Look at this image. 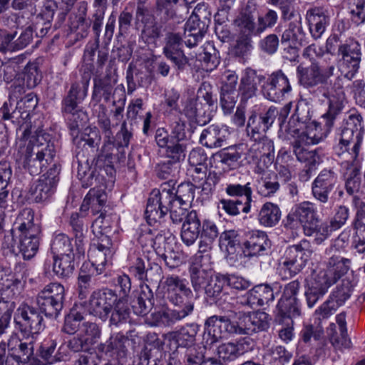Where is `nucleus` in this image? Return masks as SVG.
Listing matches in <instances>:
<instances>
[{
    "label": "nucleus",
    "mask_w": 365,
    "mask_h": 365,
    "mask_svg": "<svg viewBox=\"0 0 365 365\" xmlns=\"http://www.w3.org/2000/svg\"><path fill=\"white\" fill-rule=\"evenodd\" d=\"M225 285V275L218 274L215 276L212 275L203 289L207 297L215 299L222 293Z\"/></svg>",
    "instance_id": "obj_56"
},
{
    "label": "nucleus",
    "mask_w": 365,
    "mask_h": 365,
    "mask_svg": "<svg viewBox=\"0 0 365 365\" xmlns=\"http://www.w3.org/2000/svg\"><path fill=\"white\" fill-rule=\"evenodd\" d=\"M334 64H330L327 68H321L317 62H312L308 66L299 65L297 68V74L299 83L306 88L321 85L319 91L328 99L329 105L331 103L332 100L338 101L339 94L342 95L341 104H345L343 78L339 76L333 83L329 82V79L334 76Z\"/></svg>",
    "instance_id": "obj_2"
},
{
    "label": "nucleus",
    "mask_w": 365,
    "mask_h": 365,
    "mask_svg": "<svg viewBox=\"0 0 365 365\" xmlns=\"http://www.w3.org/2000/svg\"><path fill=\"white\" fill-rule=\"evenodd\" d=\"M306 19L312 36L314 39H318L321 38L329 24L330 18L326 9L314 7L307 11Z\"/></svg>",
    "instance_id": "obj_29"
},
{
    "label": "nucleus",
    "mask_w": 365,
    "mask_h": 365,
    "mask_svg": "<svg viewBox=\"0 0 365 365\" xmlns=\"http://www.w3.org/2000/svg\"><path fill=\"white\" fill-rule=\"evenodd\" d=\"M182 40L180 34L175 32H169L165 38L163 53L179 69L182 68L187 63V58L182 50Z\"/></svg>",
    "instance_id": "obj_27"
},
{
    "label": "nucleus",
    "mask_w": 365,
    "mask_h": 365,
    "mask_svg": "<svg viewBox=\"0 0 365 365\" xmlns=\"http://www.w3.org/2000/svg\"><path fill=\"white\" fill-rule=\"evenodd\" d=\"M153 294L149 287H142L137 301L133 304L134 313L142 316L147 314L153 306Z\"/></svg>",
    "instance_id": "obj_44"
},
{
    "label": "nucleus",
    "mask_w": 365,
    "mask_h": 365,
    "mask_svg": "<svg viewBox=\"0 0 365 365\" xmlns=\"http://www.w3.org/2000/svg\"><path fill=\"white\" fill-rule=\"evenodd\" d=\"M91 50L86 46L83 55V62L81 72L82 81L81 83L72 84L68 95L62 101L61 110L65 118L78 109L80 103L86 96L89 82L91 79Z\"/></svg>",
    "instance_id": "obj_7"
},
{
    "label": "nucleus",
    "mask_w": 365,
    "mask_h": 365,
    "mask_svg": "<svg viewBox=\"0 0 365 365\" xmlns=\"http://www.w3.org/2000/svg\"><path fill=\"white\" fill-rule=\"evenodd\" d=\"M228 136L229 132L227 128L212 125L202 130L200 142L210 148H219L224 145Z\"/></svg>",
    "instance_id": "obj_37"
},
{
    "label": "nucleus",
    "mask_w": 365,
    "mask_h": 365,
    "mask_svg": "<svg viewBox=\"0 0 365 365\" xmlns=\"http://www.w3.org/2000/svg\"><path fill=\"white\" fill-rule=\"evenodd\" d=\"M21 282L14 276L1 275L0 278V307L14 309V299L20 294Z\"/></svg>",
    "instance_id": "obj_26"
},
{
    "label": "nucleus",
    "mask_w": 365,
    "mask_h": 365,
    "mask_svg": "<svg viewBox=\"0 0 365 365\" xmlns=\"http://www.w3.org/2000/svg\"><path fill=\"white\" fill-rule=\"evenodd\" d=\"M37 105V98L33 93H29L20 101L16 102V108L21 114V120L27 119L30 113Z\"/></svg>",
    "instance_id": "obj_62"
},
{
    "label": "nucleus",
    "mask_w": 365,
    "mask_h": 365,
    "mask_svg": "<svg viewBox=\"0 0 365 365\" xmlns=\"http://www.w3.org/2000/svg\"><path fill=\"white\" fill-rule=\"evenodd\" d=\"M312 245L307 240L289 247L281 258L277 271L282 279L291 278L300 272L312 255Z\"/></svg>",
    "instance_id": "obj_5"
},
{
    "label": "nucleus",
    "mask_w": 365,
    "mask_h": 365,
    "mask_svg": "<svg viewBox=\"0 0 365 365\" xmlns=\"http://www.w3.org/2000/svg\"><path fill=\"white\" fill-rule=\"evenodd\" d=\"M264 78L262 75L258 74L255 70L245 69L241 76L238 93L241 95L242 101H247L256 95L257 86Z\"/></svg>",
    "instance_id": "obj_32"
},
{
    "label": "nucleus",
    "mask_w": 365,
    "mask_h": 365,
    "mask_svg": "<svg viewBox=\"0 0 365 365\" xmlns=\"http://www.w3.org/2000/svg\"><path fill=\"white\" fill-rule=\"evenodd\" d=\"M299 287L300 283L298 280L292 281L285 285L277 304L279 316H300L301 304L297 299Z\"/></svg>",
    "instance_id": "obj_16"
},
{
    "label": "nucleus",
    "mask_w": 365,
    "mask_h": 365,
    "mask_svg": "<svg viewBox=\"0 0 365 365\" xmlns=\"http://www.w3.org/2000/svg\"><path fill=\"white\" fill-rule=\"evenodd\" d=\"M209 24L196 16H190L185 25V43L188 48L196 46L207 32Z\"/></svg>",
    "instance_id": "obj_31"
},
{
    "label": "nucleus",
    "mask_w": 365,
    "mask_h": 365,
    "mask_svg": "<svg viewBox=\"0 0 365 365\" xmlns=\"http://www.w3.org/2000/svg\"><path fill=\"white\" fill-rule=\"evenodd\" d=\"M349 11L354 24L365 23V0H349Z\"/></svg>",
    "instance_id": "obj_58"
},
{
    "label": "nucleus",
    "mask_w": 365,
    "mask_h": 365,
    "mask_svg": "<svg viewBox=\"0 0 365 365\" xmlns=\"http://www.w3.org/2000/svg\"><path fill=\"white\" fill-rule=\"evenodd\" d=\"M90 328L91 323L87 322L83 324L80 329V336L78 339V344L81 346V351L85 353L87 352V354H81L74 365H90L91 359V353H89L91 349V330Z\"/></svg>",
    "instance_id": "obj_40"
},
{
    "label": "nucleus",
    "mask_w": 365,
    "mask_h": 365,
    "mask_svg": "<svg viewBox=\"0 0 365 365\" xmlns=\"http://www.w3.org/2000/svg\"><path fill=\"white\" fill-rule=\"evenodd\" d=\"M189 273L192 287L196 293L203 290L212 275V270L189 271Z\"/></svg>",
    "instance_id": "obj_60"
},
{
    "label": "nucleus",
    "mask_w": 365,
    "mask_h": 365,
    "mask_svg": "<svg viewBox=\"0 0 365 365\" xmlns=\"http://www.w3.org/2000/svg\"><path fill=\"white\" fill-rule=\"evenodd\" d=\"M271 247L267 235L259 230L250 232L243 243V254L245 257L264 255Z\"/></svg>",
    "instance_id": "obj_25"
},
{
    "label": "nucleus",
    "mask_w": 365,
    "mask_h": 365,
    "mask_svg": "<svg viewBox=\"0 0 365 365\" xmlns=\"http://www.w3.org/2000/svg\"><path fill=\"white\" fill-rule=\"evenodd\" d=\"M257 192L264 197L273 196L279 189V183L276 178L269 175L262 176L257 179L256 185Z\"/></svg>",
    "instance_id": "obj_51"
},
{
    "label": "nucleus",
    "mask_w": 365,
    "mask_h": 365,
    "mask_svg": "<svg viewBox=\"0 0 365 365\" xmlns=\"http://www.w3.org/2000/svg\"><path fill=\"white\" fill-rule=\"evenodd\" d=\"M363 136L362 118L357 113L350 114L347 118L344 119L335 136L336 144L334 146L335 154L341 158L348 165L354 166V172L356 173L346 182V189L349 194L358 191L361 185L360 177L356 170L361 161L359 150Z\"/></svg>",
    "instance_id": "obj_1"
},
{
    "label": "nucleus",
    "mask_w": 365,
    "mask_h": 365,
    "mask_svg": "<svg viewBox=\"0 0 365 365\" xmlns=\"http://www.w3.org/2000/svg\"><path fill=\"white\" fill-rule=\"evenodd\" d=\"M329 287L330 286L327 284L324 280L323 281L317 275L314 282L305 292L307 306L309 308L313 307L319 299L327 293Z\"/></svg>",
    "instance_id": "obj_46"
},
{
    "label": "nucleus",
    "mask_w": 365,
    "mask_h": 365,
    "mask_svg": "<svg viewBox=\"0 0 365 365\" xmlns=\"http://www.w3.org/2000/svg\"><path fill=\"white\" fill-rule=\"evenodd\" d=\"M252 340L244 338L236 342H227L217 347V354L225 361H234L251 349Z\"/></svg>",
    "instance_id": "obj_33"
},
{
    "label": "nucleus",
    "mask_w": 365,
    "mask_h": 365,
    "mask_svg": "<svg viewBox=\"0 0 365 365\" xmlns=\"http://www.w3.org/2000/svg\"><path fill=\"white\" fill-rule=\"evenodd\" d=\"M103 156L99 157L96 165L100 168L98 174L96 177V182L98 185H96L95 188V192L93 194V207L94 206V201H96L98 203V200L95 197V194L96 192L101 190H104L106 192V190H110L113 185L115 182V170L112 165L111 157L110 155L105 156V163L102 167L101 162ZM99 205V204H98ZM101 207L98 206V209L96 210V207H94L96 212L98 213L97 211L99 210Z\"/></svg>",
    "instance_id": "obj_23"
},
{
    "label": "nucleus",
    "mask_w": 365,
    "mask_h": 365,
    "mask_svg": "<svg viewBox=\"0 0 365 365\" xmlns=\"http://www.w3.org/2000/svg\"><path fill=\"white\" fill-rule=\"evenodd\" d=\"M246 155L249 163L255 165L254 172L263 174L274 160V143L268 138L253 140Z\"/></svg>",
    "instance_id": "obj_10"
},
{
    "label": "nucleus",
    "mask_w": 365,
    "mask_h": 365,
    "mask_svg": "<svg viewBox=\"0 0 365 365\" xmlns=\"http://www.w3.org/2000/svg\"><path fill=\"white\" fill-rule=\"evenodd\" d=\"M51 250L54 257L74 256L71 240L62 233L53 237L51 243Z\"/></svg>",
    "instance_id": "obj_47"
},
{
    "label": "nucleus",
    "mask_w": 365,
    "mask_h": 365,
    "mask_svg": "<svg viewBox=\"0 0 365 365\" xmlns=\"http://www.w3.org/2000/svg\"><path fill=\"white\" fill-rule=\"evenodd\" d=\"M36 302L39 308V312L44 314L47 317L56 318L63 309V304L55 302L53 299L38 294Z\"/></svg>",
    "instance_id": "obj_54"
},
{
    "label": "nucleus",
    "mask_w": 365,
    "mask_h": 365,
    "mask_svg": "<svg viewBox=\"0 0 365 365\" xmlns=\"http://www.w3.org/2000/svg\"><path fill=\"white\" fill-rule=\"evenodd\" d=\"M186 149L184 141L174 138L163 148V154L169 160L180 163L185 158Z\"/></svg>",
    "instance_id": "obj_52"
},
{
    "label": "nucleus",
    "mask_w": 365,
    "mask_h": 365,
    "mask_svg": "<svg viewBox=\"0 0 365 365\" xmlns=\"http://www.w3.org/2000/svg\"><path fill=\"white\" fill-rule=\"evenodd\" d=\"M22 341L16 333H12L7 342H0V365H18L28 364L31 365L34 351V341L32 339Z\"/></svg>",
    "instance_id": "obj_6"
},
{
    "label": "nucleus",
    "mask_w": 365,
    "mask_h": 365,
    "mask_svg": "<svg viewBox=\"0 0 365 365\" xmlns=\"http://www.w3.org/2000/svg\"><path fill=\"white\" fill-rule=\"evenodd\" d=\"M82 218L78 213H73L70 217V225L75 233L77 251L79 254L84 255L85 249L83 247V240L88 233V227L84 226Z\"/></svg>",
    "instance_id": "obj_53"
},
{
    "label": "nucleus",
    "mask_w": 365,
    "mask_h": 365,
    "mask_svg": "<svg viewBox=\"0 0 365 365\" xmlns=\"http://www.w3.org/2000/svg\"><path fill=\"white\" fill-rule=\"evenodd\" d=\"M337 182L338 175L332 169H323L312 183L314 197L322 203L327 202Z\"/></svg>",
    "instance_id": "obj_19"
},
{
    "label": "nucleus",
    "mask_w": 365,
    "mask_h": 365,
    "mask_svg": "<svg viewBox=\"0 0 365 365\" xmlns=\"http://www.w3.org/2000/svg\"><path fill=\"white\" fill-rule=\"evenodd\" d=\"M207 334L205 336L206 345H212L220 339H227L230 334H237L235 323L226 317L212 316L205 322Z\"/></svg>",
    "instance_id": "obj_15"
},
{
    "label": "nucleus",
    "mask_w": 365,
    "mask_h": 365,
    "mask_svg": "<svg viewBox=\"0 0 365 365\" xmlns=\"http://www.w3.org/2000/svg\"><path fill=\"white\" fill-rule=\"evenodd\" d=\"M16 229L19 230L17 254L21 253L24 259H31L38 251L41 237V226L35 222L31 208H24L19 213Z\"/></svg>",
    "instance_id": "obj_3"
},
{
    "label": "nucleus",
    "mask_w": 365,
    "mask_h": 365,
    "mask_svg": "<svg viewBox=\"0 0 365 365\" xmlns=\"http://www.w3.org/2000/svg\"><path fill=\"white\" fill-rule=\"evenodd\" d=\"M278 115V110L275 107H270L265 113L259 115H252L247 122V134L252 140H259L265 136L266 132L272 125Z\"/></svg>",
    "instance_id": "obj_18"
},
{
    "label": "nucleus",
    "mask_w": 365,
    "mask_h": 365,
    "mask_svg": "<svg viewBox=\"0 0 365 365\" xmlns=\"http://www.w3.org/2000/svg\"><path fill=\"white\" fill-rule=\"evenodd\" d=\"M56 342L51 338L45 339L38 349L37 354L33 355L31 365H48L52 364L56 358L53 353L56 350Z\"/></svg>",
    "instance_id": "obj_39"
},
{
    "label": "nucleus",
    "mask_w": 365,
    "mask_h": 365,
    "mask_svg": "<svg viewBox=\"0 0 365 365\" xmlns=\"http://www.w3.org/2000/svg\"><path fill=\"white\" fill-rule=\"evenodd\" d=\"M1 118L4 120H11L13 123L21 122V114L19 110L16 108V103L14 101L9 99L5 101L0 108Z\"/></svg>",
    "instance_id": "obj_63"
},
{
    "label": "nucleus",
    "mask_w": 365,
    "mask_h": 365,
    "mask_svg": "<svg viewBox=\"0 0 365 365\" xmlns=\"http://www.w3.org/2000/svg\"><path fill=\"white\" fill-rule=\"evenodd\" d=\"M349 264V259L333 254L327 262V269L321 270L317 275L331 287L346 274Z\"/></svg>",
    "instance_id": "obj_24"
},
{
    "label": "nucleus",
    "mask_w": 365,
    "mask_h": 365,
    "mask_svg": "<svg viewBox=\"0 0 365 365\" xmlns=\"http://www.w3.org/2000/svg\"><path fill=\"white\" fill-rule=\"evenodd\" d=\"M289 219L296 220L302 227L304 234L312 229L315 222H320L316 205L309 201H304L296 205L288 215Z\"/></svg>",
    "instance_id": "obj_22"
},
{
    "label": "nucleus",
    "mask_w": 365,
    "mask_h": 365,
    "mask_svg": "<svg viewBox=\"0 0 365 365\" xmlns=\"http://www.w3.org/2000/svg\"><path fill=\"white\" fill-rule=\"evenodd\" d=\"M56 149L53 143L47 142L44 145L42 143L34 148V152L27 153L24 161V168L31 175H38L43 168L53 162Z\"/></svg>",
    "instance_id": "obj_11"
},
{
    "label": "nucleus",
    "mask_w": 365,
    "mask_h": 365,
    "mask_svg": "<svg viewBox=\"0 0 365 365\" xmlns=\"http://www.w3.org/2000/svg\"><path fill=\"white\" fill-rule=\"evenodd\" d=\"M235 24L238 31L237 46L248 49L251 47L252 36L260 35L255 18L250 14H243L235 19Z\"/></svg>",
    "instance_id": "obj_28"
},
{
    "label": "nucleus",
    "mask_w": 365,
    "mask_h": 365,
    "mask_svg": "<svg viewBox=\"0 0 365 365\" xmlns=\"http://www.w3.org/2000/svg\"><path fill=\"white\" fill-rule=\"evenodd\" d=\"M353 245L358 252H365V222H354Z\"/></svg>",
    "instance_id": "obj_64"
},
{
    "label": "nucleus",
    "mask_w": 365,
    "mask_h": 365,
    "mask_svg": "<svg viewBox=\"0 0 365 365\" xmlns=\"http://www.w3.org/2000/svg\"><path fill=\"white\" fill-rule=\"evenodd\" d=\"M311 119L309 108L305 103L297 105L295 113L286 125L285 131L288 135L296 136V134L304 129V125L309 123Z\"/></svg>",
    "instance_id": "obj_36"
},
{
    "label": "nucleus",
    "mask_w": 365,
    "mask_h": 365,
    "mask_svg": "<svg viewBox=\"0 0 365 365\" xmlns=\"http://www.w3.org/2000/svg\"><path fill=\"white\" fill-rule=\"evenodd\" d=\"M198 327L195 324H187L174 334L178 344L182 347L192 348L195 344Z\"/></svg>",
    "instance_id": "obj_49"
},
{
    "label": "nucleus",
    "mask_w": 365,
    "mask_h": 365,
    "mask_svg": "<svg viewBox=\"0 0 365 365\" xmlns=\"http://www.w3.org/2000/svg\"><path fill=\"white\" fill-rule=\"evenodd\" d=\"M166 187H169V185L165 183L160 190H153L148 200L145 215L148 223L150 225L160 222L168 212L167 204L170 203L172 198Z\"/></svg>",
    "instance_id": "obj_13"
},
{
    "label": "nucleus",
    "mask_w": 365,
    "mask_h": 365,
    "mask_svg": "<svg viewBox=\"0 0 365 365\" xmlns=\"http://www.w3.org/2000/svg\"><path fill=\"white\" fill-rule=\"evenodd\" d=\"M193 312V305L187 303L181 309H172L167 306H163L151 313L152 324L154 326H170L179 322Z\"/></svg>",
    "instance_id": "obj_21"
},
{
    "label": "nucleus",
    "mask_w": 365,
    "mask_h": 365,
    "mask_svg": "<svg viewBox=\"0 0 365 365\" xmlns=\"http://www.w3.org/2000/svg\"><path fill=\"white\" fill-rule=\"evenodd\" d=\"M23 80L29 88H33L38 85L41 81V75L36 63L29 62L26 64L23 71Z\"/></svg>",
    "instance_id": "obj_59"
},
{
    "label": "nucleus",
    "mask_w": 365,
    "mask_h": 365,
    "mask_svg": "<svg viewBox=\"0 0 365 365\" xmlns=\"http://www.w3.org/2000/svg\"><path fill=\"white\" fill-rule=\"evenodd\" d=\"M291 90L289 79L282 71L272 73L262 87L264 97L275 103L284 100Z\"/></svg>",
    "instance_id": "obj_14"
},
{
    "label": "nucleus",
    "mask_w": 365,
    "mask_h": 365,
    "mask_svg": "<svg viewBox=\"0 0 365 365\" xmlns=\"http://www.w3.org/2000/svg\"><path fill=\"white\" fill-rule=\"evenodd\" d=\"M60 171V165L53 163L47 172L31 185L29 199L36 203L44 202L49 200L56 191Z\"/></svg>",
    "instance_id": "obj_9"
},
{
    "label": "nucleus",
    "mask_w": 365,
    "mask_h": 365,
    "mask_svg": "<svg viewBox=\"0 0 365 365\" xmlns=\"http://www.w3.org/2000/svg\"><path fill=\"white\" fill-rule=\"evenodd\" d=\"M336 231L329 222H315L312 229L307 231L304 235L307 237H314V242L317 245L322 244L327 240L331 233Z\"/></svg>",
    "instance_id": "obj_48"
},
{
    "label": "nucleus",
    "mask_w": 365,
    "mask_h": 365,
    "mask_svg": "<svg viewBox=\"0 0 365 365\" xmlns=\"http://www.w3.org/2000/svg\"><path fill=\"white\" fill-rule=\"evenodd\" d=\"M16 329L23 339H36L46 327L42 314L35 307L27 304H21L14 316Z\"/></svg>",
    "instance_id": "obj_8"
},
{
    "label": "nucleus",
    "mask_w": 365,
    "mask_h": 365,
    "mask_svg": "<svg viewBox=\"0 0 365 365\" xmlns=\"http://www.w3.org/2000/svg\"><path fill=\"white\" fill-rule=\"evenodd\" d=\"M354 283L348 277L343 279L330 294L329 299L339 307L343 306L350 298Z\"/></svg>",
    "instance_id": "obj_42"
},
{
    "label": "nucleus",
    "mask_w": 365,
    "mask_h": 365,
    "mask_svg": "<svg viewBox=\"0 0 365 365\" xmlns=\"http://www.w3.org/2000/svg\"><path fill=\"white\" fill-rule=\"evenodd\" d=\"M341 98L342 95L339 94V100H332L331 103L329 105L327 111L322 115L324 128H322V123L309 122L304 127V130L302 129L296 134V136L292 137L305 145H316L323 140L328 135L334 125L335 119L344 107V104H341Z\"/></svg>",
    "instance_id": "obj_4"
},
{
    "label": "nucleus",
    "mask_w": 365,
    "mask_h": 365,
    "mask_svg": "<svg viewBox=\"0 0 365 365\" xmlns=\"http://www.w3.org/2000/svg\"><path fill=\"white\" fill-rule=\"evenodd\" d=\"M90 264L84 262L81 268L78 278V297L80 300L86 299L91 296V274L89 273Z\"/></svg>",
    "instance_id": "obj_55"
},
{
    "label": "nucleus",
    "mask_w": 365,
    "mask_h": 365,
    "mask_svg": "<svg viewBox=\"0 0 365 365\" xmlns=\"http://www.w3.org/2000/svg\"><path fill=\"white\" fill-rule=\"evenodd\" d=\"M281 211L279 207L272 203H264L258 214V220L260 225L264 227H273L280 220Z\"/></svg>",
    "instance_id": "obj_43"
},
{
    "label": "nucleus",
    "mask_w": 365,
    "mask_h": 365,
    "mask_svg": "<svg viewBox=\"0 0 365 365\" xmlns=\"http://www.w3.org/2000/svg\"><path fill=\"white\" fill-rule=\"evenodd\" d=\"M225 192L230 197L245 196L246 202L242 208L244 213L250 212L252 190L250 182L246 183L245 185L240 184H229L225 188Z\"/></svg>",
    "instance_id": "obj_45"
},
{
    "label": "nucleus",
    "mask_w": 365,
    "mask_h": 365,
    "mask_svg": "<svg viewBox=\"0 0 365 365\" xmlns=\"http://www.w3.org/2000/svg\"><path fill=\"white\" fill-rule=\"evenodd\" d=\"M164 288L169 301L175 306L183 308L187 303L194 306L193 294L186 279L171 274L166 277Z\"/></svg>",
    "instance_id": "obj_12"
},
{
    "label": "nucleus",
    "mask_w": 365,
    "mask_h": 365,
    "mask_svg": "<svg viewBox=\"0 0 365 365\" xmlns=\"http://www.w3.org/2000/svg\"><path fill=\"white\" fill-rule=\"evenodd\" d=\"M95 197L98 202L99 206L101 208L98 210L100 215L94 222H93V234L96 237L101 238V242L104 244L100 243L98 245V250L99 252H103L106 255L107 252H109V245H110V238L106 235L109 230L108 223L104 222L106 216V203L107 202V192L104 190H98L95 194Z\"/></svg>",
    "instance_id": "obj_17"
},
{
    "label": "nucleus",
    "mask_w": 365,
    "mask_h": 365,
    "mask_svg": "<svg viewBox=\"0 0 365 365\" xmlns=\"http://www.w3.org/2000/svg\"><path fill=\"white\" fill-rule=\"evenodd\" d=\"M274 299L273 290L269 285L259 284L245 294L241 303L250 307H261Z\"/></svg>",
    "instance_id": "obj_34"
},
{
    "label": "nucleus",
    "mask_w": 365,
    "mask_h": 365,
    "mask_svg": "<svg viewBox=\"0 0 365 365\" xmlns=\"http://www.w3.org/2000/svg\"><path fill=\"white\" fill-rule=\"evenodd\" d=\"M38 294L44 296L55 302L63 304L65 297V289L63 285L59 283H51L46 285Z\"/></svg>",
    "instance_id": "obj_61"
},
{
    "label": "nucleus",
    "mask_w": 365,
    "mask_h": 365,
    "mask_svg": "<svg viewBox=\"0 0 365 365\" xmlns=\"http://www.w3.org/2000/svg\"><path fill=\"white\" fill-rule=\"evenodd\" d=\"M74 256L54 257L53 273L58 277L68 278L74 270Z\"/></svg>",
    "instance_id": "obj_50"
},
{
    "label": "nucleus",
    "mask_w": 365,
    "mask_h": 365,
    "mask_svg": "<svg viewBox=\"0 0 365 365\" xmlns=\"http://www.w3.org/2000/svg\"><path fill=\"white\" fill-rule=\"evenodd\" d=\"M201 223L197 214L195 210H191L184 221L180 237L182 242L187 246L192 245L200 236Z\"/></svg>",
    "instance_id": "obj_35"
},
{
    "label": "nucleus",
    "mask_w": 365,
    "mask_h": 365,
    "mask_svg": "<svg viewBox=\"0 0 365 365\" xmlns=\"http://www.w3.org/2000/svg\"><path fill=\"white\" fill-rule=\"evenodd\" d=\"M244 153L242 145L229 147L224 149L220 154V162L228 170H235L240 167L241 158Z\"/></svg>",
    "instance_id": "obj_41"
},
{
    "label": "nucleus",
    "mask_w": 365,
    "mask_h": 365,
    "mask_svg": "<svg viewBox=\"0 0 365 365\" xmlns=\"http://www.w3.org/2000/svg\"><path fill=\"white\" fill-rule=\"evenodd\" d=\"M117 300V296L111 290L95 292L93 294V314L105 320Z\"/></svg>",
    "instance_id": "obj_30"
},
{
    "label": "nucleus",
    "mask_w": 365,
    "mask_h": 365,
    "mask_svg": "<svg viewBox=\"0 0 365 365\" xmlns=\"http://www.w3.org/2000/svg\"><path fill=\"white\" fill-rule=\"evenodd\" d=\"M195 185L192 183H181L177 190L174 188V195L177 201L175 203L182 202L186 206H190L195 197Z\"/></svg>",
    "instance_id": "obj_57"
},
{
    "label": "nucleus",
    "mask_w": 365,
    "mask_h": 365,
    "mask_svg": "<svg viewBox=\"0 0 365 365\" xmlns=\"http://www.w3.org/2000/svg\"><path fill=\"white\" fill-rule=\"evenodd\" d=\"M338 53L341 56L343 65L349 70L345 77L352 78L359 68L361 56L360 43L354 39H348L339 46Z\"/></svg>",
    "instance_id": "obj_20"
},
{
    "label": "nucleus",
    "mask_w": 365,
    "mask_h": 365,
    "mask_svg": "<svg viewBox=\"0 0 365 365\" xmlns=\"http://www.w3.org/2000/svg\"><path fill=\"white\" fill-rule=\"evenodd\" d=\"M335 319L339 328L341 338L339 339L336 335V324L331 323L328 328L330 341L336 349L349 348L351 342L347 334L346 315L344 312H341L337 314Z\"/></svg>",
    "instance_id": "obj_38"
}]
</instances>
